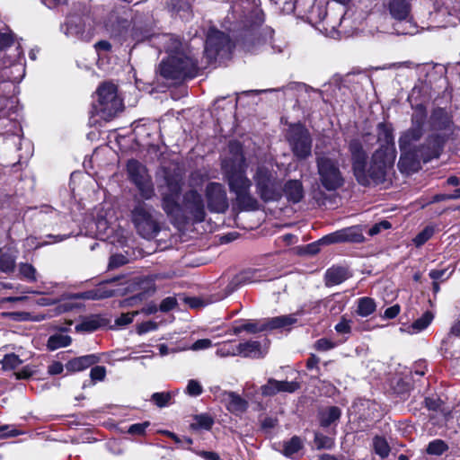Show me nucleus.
I'll return each mask as SVG.
<instances>
[{"label":"nucleus","mask_w":460,"mask_h":460,"mask_svg":"<svg viewBox=\"0 0 460 460\" xmlns=\"http://www.w3.org/2000/svg\"><path fill=\"white\" fill-rule=\"evenodd\" d=\"M376 130L380 147L372 155L369 165L367 164V156L362 142L359 139H353L349 145L354 176L363 186L382 182L387 169L394 164L396 157L392 129L385 123H379Z\"/></svg>","instance_id":"f257e3e1"},{"label":"nucleus","mask_w":460,"mask_h":460,"mask_svg":"<svg viewBox=\"0 0 460 460\" xmlns=\"http://www.w3.org/2000/svg\"><path fill=\"white\" fill-rule=\"evenodd\" d=\"M427 119V111L423 105L420 104L414 108L411 116V126L402 133L399 138L401 157L398 166L402 171L411 170L420 161L429 162L438 157L442 148V139L432 135L429 137L424 145L417 146L424 133V124Z\"/></svg>","instance_id":"f03ea898"},{"label":"nucleus","mask_w":460,"mask_h":460,"mask_svg":"<svg viewBox=\"0 0 460 460\" xmlns=\"http://www.w3.org/2000/svg\"><path fill=\"white\" fill-rule=\"evenodd\" d=\"M152 45L168 54L159 66L160 75L166 79L179 80L194 77L198 64L190 51H186L180 39L172 34H157L150 38Z\"/></svg>","instance_id":"7ed1b4c3"},{"label":"nucleus","mask_w":460,"mask_h":460,"mask_svg":"<svg viewBox=\"0 0 460 460\" xmlns=\"http://www.w3.org/2000/svg\"><path fill=\"white\" fill-rule=\"evenodd\" d=\"M167 189L168 191L163 193L162 207L173 225L180 227L187 221L199 223L205 220L206 207L200 193L189 190L184 193L181 204H179L180 183L169 182Z\"/></svg>","instance_id":"20e7f679"},{"label":"nucleus","mask_w":460,"mask_h":460,"mask_svg":"<svg viewBox=\"0 0 460 460\" xmlns=\"http://www.w3.org/2000/svg\"><path fill=\"white\" fill-rule=\"evenodd\" d=\"M230 156L222 163V168L226 179L229 190L235 194L249 190L252 181L246 175V164L243 155V148L239 142H230L228 146Z\"/></svg>","instance_id":"39448f33"},{"label":"nucleus","mask_w":460,"mask_h":460,"mask_svg":"<svg viewBox=\"0 0 460 460\" xmlns=\"http://www.w3.org/2000/svg\"><path fill=\"white\" fill-rule=\"evenodd\" d=\"M316 167L321 186L327 191H335L345 184L341 170L340 151L316 152Z\"/></svg>","instance_id":"423d86ee"},{"label":"nucleus","mask_w":460,"mask_h":460,"mask_svg":"<svg viewBox=\"0 0 460 460\" xmlns=\"http://www.w3.org/2000/svg\"><path fill=\"white\" fill-rule=\"evenodd\" d=\"M122 108L123 102L115 84L106 82L97 88L93 102V115L110 120L121 111Z\"/></svg>","instance_id":"0eeeda50"},{"label":"nucleus","mask_w":460,"mask_h":460,"mask_svg":"<svg viewBox=\"0 0 460 460\" xmlns=\"http://www.w3.org/2000/svg\"><path fill=\"white\" fill-rule=\"evenodd\" d=\"M256 193L266 203L278 201L282 197V184L277 172L265 165L257 167L252 177Z\"/></svg>","instance_id":"6e6552de"},{"label":"nucleus","mask_w":460,"mask_h":460,"mask_svg":"<svg viewBox=\"0 0 460 460\" xmlns=\"http://www.w3.org/2000/svg\"><path fill=\"white\" fill-rule=\"evenodd\" d=\"M388 10L394 19L393 29L397 35H414L418 27L411 15V4L408 0H389Z\"/></svg>","instance_id":"1a4fd4ad"},{"label":"nucleus","mask_w":460,"mask_h":460,"mask_svg":"<svg viewBox=\"0 0 460 460\" xmlns=\"http://www.w3.org/2000/svg\"><path fill=\"white\" fill-rule=\"evenodd\" d=\"M132 221L137 233L146 239H151L159 232V225L154 216V209L144 202H138L131 212Z\"/></svg>","instance_id":"9d476101"},{"label":"nucleus","mask_w":460,"mask_h":460,"mask_svg":"<svg viewBox=\"0 0 460 460\" xmlns=\"http://www.w3.org/2000/svg\"><path fill=\"white\" fill-rule=\"evenodd\" d=\"M128 178L137 188L140 195L145 199H149L155 195L154 185L145 165L137 160H129L127 164Z\"/></svg>","instance_id":"9b49d317"},{"label":"nucleus","mask_w":460,"mask_h":460,"mask_svg":"<svg viewBox=\"0 0 460 460\" xmlns=\"http://www.w3.org/2000/svg\"><path fill=\"white\" fill-rule=\"evenodd\" d=\"M288 141L293 154L298 159H305L312 153V139L307 129L296 124L290 127Z\"/></svg>","instance_id":"f8f14e48"},{"label":"nucleus","mask_w":460,"mask_h":460,"mask_svg":"<svg viewBox=\"0 0 460 460\" xmlns=\"http://www.w3.org/2000/svg\"><path fill=\"white\" fill-rule=\"evenodd\" d=\"M231 49L229 37L215 28H210L207 34L204 53L209 61L217 56L226 54Z\"/></svg>","instance_id":"ddd939ff"},{"label":"nucleus","mask_w":460,"mask_h":460,"mask_svg":"<svg viewBox=\"0 0 460 460\" xmlns=\"http://www.w3.org/2000/svg\"><path fill=\"white\" fill-rule=\"evenodd\" d=\"M205 195L208 208L212 213H225L228 207V199L224 185L210 182L206 186Z\"/></svg>","instance_id":"4468645a"},{"label":"nucleus","mask_w":460,"mask_h":460,"mask_svg":"<svg viewBox=\"0 0 460 460\" xmlns=\"http://www.w3.org/2000/svg\"><path fill=\"white\" fill-rule=\"evenodd\" d=\"M215 400L225 405L231 413L239 415L248 408V402L234 392L222 390L220 387H214L212 390Z\"/></svg>","instance_id":"2eb2a0df"},{"label":"nucleus","mask_w":460,"mask_h":460,"mask_svg":"<svg viewBox=\"0 0 460 460\" xmlns=\"http://www.w3.org/2000/svg\"><path fill=\"white\" fill-rule=\"evenodd\" d=\"M60 30L66 38L73 40H89L91 39L90 34L85 32L84 22L81 16H68L66 22L61 25Z\"/></svg>","instance_id":"dca6fc26"},{"label":"nucleus","mask_w":460,"mask_h":460,"mask_svg":"<svg viewBox=\"0 0 460 460\" xmlns=\"http://www.w3.org/2000/svg\"><path fill=\"white\" fill-rule=\"evenodd\" d=\"M266 279V274L260 269H249L237 274L228 285L230 292L237 287L245 284L256 283Z\"/></svg>","instance_id":"f3484780"},{"label":"nucleus","mask_w":460,"mask_h":460,"mask_svg":"<svg viewBox=\"0 0 460 460\" xmlns=\"http://www.w3.org/2000/svg\"><path fill=\"white\" fill-rule=\"evenodd\" d=\"M115 283V279H111L105 283L98 285L96 288L76 295L77 298L87 300H101L115 296L121 290L111 288L110 286Z\"/></svg>","instance_id":"a211bd4d"},{"label":"nucleus","mask_w":460,"mask_h":460,"mask_svg":"<svg viewBox=\"0 0 460 460\" xmlns=\"http://www.w3.org/2000/svg\"><path fill=\"white\" fill-rule=\"evenodd\" d=\"M299 387L296 382L277 381L270 378L266 385L261 387L263 396H272L280 392L293 393Z\"/></svg>","instance_id":"6ab92c4d"},{"label":"nucleus","mask_w":460,"mask_h":460,"mask_svg":"<svg viewBox=\"0 0 460 460\" xmlns=\"http://www.w3.org/2000/svg\"><path fill=\"white\" fill-rule=\"evenodd\" d=\"M292 203H298L304 198V187L299 180H289L282 186V195Z\"/></svg>","instance_id":"aec40b11"},{"label":"nucleus","mask_w":460,"mask_h":460,"mask_svg":"<svg viewBox=\"0 0 460 460\" xmlns=\"http://www.w3.org/2000/svg\"><path fill=\"white\" fill-rule=\"evenodd\" d=\"M107 321L98 314H92L83 318L82 322L75 325L77 332H93L107 324Z\"/></svg>","instance_id":"412c9836"},{"label":"nucleus","mask_w":460,"mask_h":460,"mask_svg":"<svg viewBox=\"0 0 460 460\" xmlns=\"http://www.w3.org/2000/svg\"><path fill=\"white\" fill-rule=\"evenodd\" d=\"M256 0H234L232 5L234 17L248 19L252 13L257 12Z\"/></svg>","instance_id":"4be33fe9"},{"label":"nucleus","mask_w":460,"mask_h":460,"mask_svg":"<svg viewBox=\"0 0 460 460\" xmlns=\"http://www.w3.org/2000/svg\"><path fill=\"white\" fill-rule=\"evenodd\" d=\"M452 120L448 113L442 108H437L432 111L429 118V126L433 130H443L450 128Z\"/></svg>","instance_id":"5701e85b"},{"label":"nucleus","mask_w":460,"mask_h":460,"mask_svg":"<svg viewBox=\"0 0 460 460\" xmlns=\"http://www.w3.org/2000/svg\"><path fill=\"white\" fill-rule=\"evenodd\" d=\"M234 195V202L239 209L244 211H254L259 208V202L255 197L249 190L241 191Z\"/></svg>","instance_id":"b1692460"},{"label":"nucleus","mask_w":460,"mask_h":460,"mask_svg":"<svg viewBox=\"0 0 460 460\" xmlns=\"http://www.w3.org/2000/svg\"><path fill=\"white\" fill-rule=\"evenodd\" d=\"M237 353L244 358H259L264 357L266 352L261 349V343L257 341L242 342L237 346Z\"/></svg>","instance_id":"393cba45"},{"label":"nucleus","mask_w":460,"mask_h":460,"mask_svg":"<svg viewBox=\"0 0 460 460\" xmlns=\"http://www.w3.org/2000/svg\"><path fill=\"white\" fill-rule=\"evenodd\" d=\"M98 360L99 358L93 354L85 355L69 360L66 365V368L71 372H78L94 365Z\"/></svg>","instance_id":"a878e982"},{"label":"nucleus","mask_w":460,"mask_h":460,"mask_svg":"<svg viewBox=\"0 0 460 460\" xmlns=\"http://www.w3.org/2000/svg\"><path fill=\"white\" fill-rule=\"evenodd\" d=\"M265 322L267 330H274L293 325L297 322V319L296 314H288L268 318L265 319Z\"/></svg>","instance_id":"bb28decb"},{"label":"nucleus","mask_w":460,"mask_h":460,"mask_svg":"<svg viewBox=\"0 0 460 460\" xmlns=\"http://www.w3.org/2000/svg\"><path fill=\"white\" fill-rule=\"evenodd\" d=\"M168 8L182 19H188L190 16V4L186 0H168Z\"/></svg>","instance_id":"cd10ccee"},{"label":"nucleus","mask_w":460,"mask_h":460,"mask_svg":"<svg viewBox=\"0 0 460 460\" xmlns=\"http://www.w3.org/2000/svg\"><path fill=\"white\" fill-rule=\"evenodd\" d=\"M376 308L375 300L371 297L364 296L358 299L356 313L361 317H367L376 311Z\"/></svg>","instance_id":"c85d7f7f"},{"label":"nucleus","mask_w":460,"mask_h":460,"mask_svg":"<svg viewBox=\"0 0 460 460\" xmlns=\"http://www.w3.org/2000/svg\"><path fill=\"white\" fill-rule=\"evenodd\" d=\"M348 278V272L345 269L331 268L326 271L325 279L328 286H334L341 284Z\"/></svg>","instance_id":"c756f323"},{"label":"nucleus","mask_w":460,"mask_h":460,"mask_svg":"<svg viewBox=\"0 0 460 460\" xmlns=\"http://www.w3.org/2000/svg\"><path fill=\"white\" fill-rule=\"evenodd\" d=\"M71 342L72 339L70 336L64 333H56L49 338L47 347L49 350H56L67 347Z\"/></svg>","instance_id":"7c9ffc66"},{"label":"nucleus","mask_w":460,"mask_h":460,"mask_svg":"<svg viewBox=\"0 0 460 460\" xmlns=\"http://www.w3.org/2000/svg\"><path fill=\"white\" fill-rule=\"evenodd\" d=\"M343 242L361 243L364 241L363 231L360 226H353L341 229Z\"/></svg>","instance_id":"2f4dec72"},{"label":"nucleus","mask_w":460,"mask_h":460,"mask_svg":"<svg viewBox=\"0 0 460 460\" xmlns=\"http://www.w3.org/2000/svg\"><path fill=\"white\" fill-rule=\"evenodd\" d=\"M433 318H434V315L431 312H429V311L425 312L421 315V317H420L419 319H417L416 321H414L412 323V324L410 327L411 332L418 333V332L423 331L431 323Z\"/></svg>","instance_id":"473e14b6"},{"label":"nucleus","mask_w":460,"mask_h":460,"mask_svg":"<svg viewBox=\"0 0 460 460\" xmlns=\"http://www.w3.org/2000/svg\"><path fill=\"white\" fill-rule=\"evenodd\" d=\"M341 417V410L338 407L332 406L323 411L321 413V425L328 427Z\"/></svg>","instance_id":"72a5a7b5"},{"label":"nucleus","mask_w":460,"mask_h":460,"mask_svg":"<svg viewBox=\"0 0 460 460\" xmlns=\"http://www.w3.org/2000/svg\"><path fill=\"white\" fill-rule=\"evenodd\" d=\"M15 269V256L11 253H0V270L4 273H11Z\"/></svg>","instance_id":"f704fd0d"},{"label":"nucleus","mask_w":460,"mask_h":460,"mask_svg":"<svg viewBox=\"0 0 460 460\" xmlns=\"http://www.w3.org/2000/svg\"><path fill=\"white\" fill-rule=\"evenodd\" d=\"M321 305H323L325 310L331 314H338L344 308V304L341 301H336L334 298H328L323 302L317 303V306L320 307Z\"/></svg>","instance_id":"c9c22d12"},{"label":"nucleus","mask_w":460,"mask_h":460,"mask_svg":"<svg viewBox=\"0 0 460 460\" xmlns=\"http://www.w3.org/2000/svg\"><path fill=\"white\" fill-rule=\"evenodd\" d=\"M302 448V441L298 437H293L290 440L284 443L283 454L291 457Z\"/></svg>","instance_id":"e433bc0d"},{"label":"nucleus","mask_w":460,"mask_h":460,"mask_svg":"<svg viewBox=\"0 0 460 460\" xmlns=\"http://www.w3.org/2000/svg\"><path fill=\"white\" fill-rule=\"evenodd\" d=\"M1 363L4 370H13L18 368L22 364V360L19 358V356L11 353L6 354L1 360Z\"/></svg>","instance_id":"4c0bfd02"},{"label":"nucleus","mask_w":460,"mask_h":460,"mask_svg":"<svg viewBox=\"0 0 460 460\" xmlns=\"http://www.w3.org/2000/svg\"><path fill=\"white\" fill-rule=\"evenodd\" d=\"M19 272L22 279L29 282H35L37 280V270L29 263H21L19 265Z\"/></svg>","instance_id":"58836bf2"},{"label":"nucleus","mask_w":460,"mask_h":460,"mask_svg":"<svg viewBox=\"0 0 460 460\" xmlns=\"http://www.w3.org/2000/svg\"><path fill=\"white\" fill-rule=\"evenodd\" d=\"M447 445L441 439H436L431 441L427 447V453L429 455L440 456L447 450Z\"/></svg>","instance_id":"ea45409f"},{"label":"nucleus","mask_w":460,"mask_h":460,"mask_svg":"<svg viewBox=\"0 0 460 460\" xmlns=\"http://www.w3.org/2000/svg\"><path fill=\"white\" fill-rule=\"evenodd\" d=\"M373 444L375 452L382 458L386 457L389 455L390 447L385 438L376 437L374 438Z\"/></svg>","instance_id":"a19ab883"},{"label":"nucleus","mask_w":460,"mask_h":460,"mask_svg":"<svg viewBox=\"0 0 460 460\" xmlns=\"http://www.w3.org/2000/svg\"><path fill=\"white\" fill-rule=\"evenodd\" d=\"M243 328L244 329V332L249 333H257L267 330L265 320L244 323H243Z\"/></svg>","instance_id":"79ce46f5"},{"label":"nucleus","mask_w":460,"mask_h":460,"mask_svg":"<svg viewBox=\"0 0 460 460\" xmlns=\"http://www.w3.org/2000/svg\"><path fill=\"white\" fill-rule=\"evenodd\" d=\"M434 234V228L432 226H426L420 233H419L413 239V243L417 247L424 244Z\"/></svg>","instance_id":"37998d69"},{"label":"nucleus","mask_w":460,"mask_h":460,"mask_svg":"<svg viewBox=\"0 0 460 460\" xmlns=\"http://www.w3.org/2000/svg\"><path fill=\"white\" fill-rule=\"evenodd\" d=\"M314 445L317 449H330L333 446V440L327 436L316 433L314 436Z\"/></svg>","instance_id":"c03bdc74"},{"label":"nucleus","mask_w":460,"mask_h":460,"mask_svg":"<svg viewBox=\"0 0 460 460\" xmlns=\"http://www.w3.org/2000/svg\"><path fill=\"white\" fill-rule=\"evenodd\" d=\"M321 244L344 243L341 229L329 234L319 240Z\"/></svg>","instance_id":"a18cd8bd"},{"label":"nucleus","mask_w":460,"mask_h":460,"mask_svg":"<svg viewBox=\"0 0 460 460\" xmlns=\"http://www.w3.org/2000/svg\"><path fill=\"white\" fill-rule=\"evenodd\" d=\"M203 387L200 383L195 379H190L186 387V394L190 396H199L202 394Z\"/></svg>","instance_id":"49530a36"},{"label":"nucleus","mask_w":460,"mask_h":460,"mask_svg":"<svg viewBox=\"0 0 460 460\" xmlns=\"http://www.w3.org/2000/svg\"><path fill=\"white\" fill-rule=\"evenodd\" d=\"M171 398L172 396L169 393H155L152 394V400L158 407L166 406Z\"/></svg>","instance_id":"de8ad7c7"},{"label":"nucleus","mask_w":460,"mask_h":460,"mask_svg":"<svg viewBox=\"0 0 460 460\" xmlns=\"http://www.w3.org/2000/svg\"><path fill=\"white\" fill-rule=\"evenodd\" d=\"M167 435L169 438L173 439L174 442L177 443L181 448H186V449L190 450V448L189 447H186V445L190 446L193 443V441L190 438L184 437V438H181L174 433L169 432V431L167 432Z\"/></svg>","instance_id":"09e8293b"},{"label":"nucleus","mask_w":460,"mask_h":460,"mask_svg":"<svg viewBox=\"0 0 460 460\" xmlns=\"http://www.w3.org/2000/svg\"><path fill=\"white\" fill-rule=\"evenodd\" d=\"M335 331L341 334L349 333L351 332L350 321L342 316L340 323L335 325Z\"/></svg>","instance_id":"8fccbe9b"},{"label":"nucleus","mask_w":460,"mask_h":460,"mask_svg":"<svg viewBox=\"0 0 460 460\" xmlns=\"http://www.w3.org/2000/svg\"><path fill=\"white\" fill-rule=\"evenodd\" d=\"M106 376V369L104 367L96 366L91 369L90 376L93 381H102Z\"/></svg>","instance_id":"3c124183"},{"label":"nucleus","mask_w":460,"mask_h":460,"mask_svg":"<svg viewBox=\"0 0 460 460\" xmlns=\"http://www.w3.org/2000/svg\"><path fill=\"white\" fill-rule=\"evenodd\" d=\"M177 305V301L174 297L169 296L164 298L160 304V310L162 312H169L173 309Z\"/></svg>","instance_id":"603ef678"},{"label":"nucleus","mask_w":460,"mask_h":460,"mask_svg":"<svg viewBox=\"0 0 460 460\" xmlns=\"http://www.w3.org/2000/svg\"><path fill=\"white\" fill-rule=\"evenodd\" d=\"M196 423L200 428L209 429L213 424V420L208 415H198L196 417Z\"/></svg>","instance_id":"864d4df0"},{"label":"nucleus","mask_w":460,"mask_h":460,"mask_svg":"<svg viewBox=\"0 0 460 460\" xmlns=\"http://www.w3.org/2000/svg\"><path fill=\"white\" fill-rule=\"evenodd\" d=\"M137 314V312H131L127 314H122L116 320V324L118 325H127L133 322L134 317Z\"/></svg>","instance_id":"5fc2aeb1"},{"label":"nucleus","mask_w":460,"mask_h":460,"mask_svg":"<svg viewBox=\"0 0 460 460\" xmlns=\"http://www.w3.org/2000/svg\"><path fill=\"white\" fill-rule=\"evenodd\" d=\"M217 355L219 357L236 356L238 355L237 346L234 348L225 345L217 350Z\"/></svg>","instance_id":"6e6d98bb"},{"label":"nucleus","mask_w":460,"mask_h":460,"mask_svg":"<svg viewBox=\"0 0 460 460\" xmlns=\"http://www.w3.org/2000/svg\"><path fill=\"white\" fill-rule=\"evenodd\" d=\"M212 346V341L209 339H200L196 341L190 347L192 350H202L208 349Z\"/></svg>","instance_id":"4d7b16f0"},{"label":"nucleus","mask_w":460,"mask_h":460,"mask_svg":"<svg viewBox=\"0 0 460 460\" xmlns=\"http://www.w3.org/2000/svg\"><path fill=\"white\" fill-rule=\"evenodd\" d=\"M128 261L127 258L122 254H114L111 257L109 267L116 268L125 264Z\"/></svg>","instance_id":"13d9d810"},{"label":"nucleus","mask_w":460,"mask_h":460,"mask_svg":"<svg viewBox=\"0 0 460 460\" xmlns=\"http://www.w3.org/2000/svg\"><path fill=\"white\" fill-rule=\"evenodd\" d=\"M314 347L318 350L325 351L332 349L334 344L327 339H320L315 342Z\"/></svg>","instance_id":"bf43d9fd"},{"label":"nucleus","mask_w":460,"mask_h":460,"mask_svg":"<svg viewBox=\"0 0 460 460\" xmlns=\"http://www.w3.org/2000/svg\"><path fill=\"white\" fill-rule=\"evenodd\" d=\"M400 310H401L400 305H394L385 309V311L384 312L383 317L386 318V319H394L399 314Z\"/></svg>","instance_id":"052dcab7"},{"label":"nucleus","mask_w":460,"mask_h":460,"mask_svg":"<svg viewBox=\"0 0 460 460\" xmlns=\"http://www.w3.org/2000/svg\"><path fill=\"white\" fill-rule=\"evenodd\" d=\"M13 41V40L11 34L0 32V49H4L11 46Z\"/></svg>","instance_id":"680f3d73"},{"label":"nucleus","mask_w":460,"mask_h":460,"mask_svg":"<svg viewBox=\"0 0 460 460\" xmlns=\"http://www.w3.org/2000/svg\"><path fill=\"white\" fill-rule=\"evenodd\" d=\"M147 426V422L133 424L129 427L128 433L141 435L145 432Z\"/></svg>","instance_id":"e2e57ef3"},{"label":"nucleus","mask_w":460,"mask_h":460,"mask_svg":"<svg viewBox=\"0 0 460 460\" xmlns=\"http://www.w3.org/2000/svg\"><path fill=\"white\" fill-rule=\"evenodd\" d=\"M156 329V323H155L154 322H146V323H141L138 327H137V332L139 334H142V333H146L147 332H150V331H154Z\"/></svg>","instance_id":"0e129e2a"},{"label":"nucleus","mask_w":460,"mask_h":460,"mask_svg":"<svg viewBox=\"0 0 460 460\" xmlns=\"http://www.w3.org/2000/svg\"><path fill=\"white\" fill-rule=\"evenodd\" d=\"M458 198H460V189L456 190L455 191V194H452V195H443V194L436 195L433 198V201L438 202V201H441V200L453 199H458Z\"/></svg>","instance_id":"69168bd1"},{"label":"nucleus","mask_w":460,"mask_h":460,"mask_svg":"<svg viewBox=\"0 0 460 460\" xmlns=\"http://www.w3.org/2000/svg\"><path fill=\"white\" fill-rule=\"evenodd\" d=\"M64 369L63 365L60 362H54L49 367V373L51 375L61 374Z\"/></svg>","instance_id":"338daca9"},{"label":"nucleus","mask_w":460,"mask_h":460,"mask_svg":"<svg viewBox=\"0 0 460 460\" xmlns=\"http://www.w3.org/2000/svg\"><path fill=\"white\" fill-rule=\"evenodd\" d=\"M94 47L98 52H101V51H109L111 48V45L107 40H101V41L97 42L94 45Z\"/></svg>","instance_id":"774afa93"}]
</instances>
